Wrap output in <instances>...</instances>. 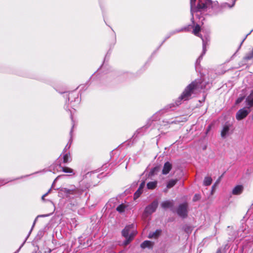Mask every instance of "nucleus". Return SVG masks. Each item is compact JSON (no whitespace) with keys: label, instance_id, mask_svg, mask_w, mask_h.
Returning <instances> with one entry per match:
<instances>
[{"label":"nucleus","instance_id":"bb28decb","mask_svg":"<svg viewBox=\"0 0 253 253\" xmlns=\"http://www.w3.org/2000/svg\"><path fill=\"white\" fill-rule=\"evenodd\" d=\"M50 191H51V189H50L46 193H45V194H44L42 196V200H44V197L50 192Z\"/></svg>","mask_w":253,"mask_h":253},{"label":"nucleus","instance_id":"7c9ffc66","mask_svg":"<svg viewBox=\"0 0 253 253\" xmlns=\"http://www.w3.org/2000/svg\"><path fill=\"white\" fill-rule=\"evenodd\" d=\"M205 47V43H203V48H204Z\"/></svg>","mask_w":253,"mask_h":253},{"label":"nucleus","instance_id":"ddd939ff","mask_svg":"<svg viewBox=\"0 0 253 253\" xmlns=\"http://www.w3.org/2000/svg\"><path fill=\"white\" fill-rule=\"evenodd\" d=\"M157 184V181L149 182L147 184V187L149 189H153L156 187Z\"/></svg>","mask_w":253,"mask_h":253},{"label":"nucleus","instance_id":"412c9836","mask_svg":"<svg viewBox=\"0 0 253 253\" xmlns=\"http://www.w3.org/2000/svg\"><path fill=\"white\" fill-rule=\"evenodd\" d=\"M70 158L69 154H66L63 156V162L66 163L68 162L69 159Z\"/></svg>","mask_w":253,"mask_h":253},{"label":"nucleus","instance_id":"5701e85b","mask_svg":"<svg viewBox=\"0 0 253 253\" xmlns=\"http://www.w3.org/2000/svg\"><path fill=\"white\" fill-rule=\"evenodd\" d=\"M141 193L139 191H137L134 193V199H136L137 198H138L139 196L141 195Z\"/></svg>","mask_w":253,"mask_h":253},{"label":"nucleus","instance_id":"393cba45","mask_svg":"<svg viewBox=\"0 0 253 253\" xmlns=\"http://www.w3.org/2000/svg\"><path fill=\"white\" fill-rule=\"evenodd\" d=\"M144 186H145V182H144V181H143V182H142L141 183V184H140V185L139 186V188L140 189H143V188H144Z\"/></svg>","mask_w":253,"mask_h":253},{"label":"nucleus","instance_id":"a211bd4d","mask_svg":"<svg viewBox=\"0 0 253 253\" xmlns=\"http://www.w3.org/2000/svg\"><path fill=\"white\" fill-rule=\"evenodd\" d=\"M200 30H201V28H200V26L199 25H196L193 30V33H194V35L198 36H200L198 35V33L200 31Z\"/></svg>","mask_w":253,"mask_h":253},{"label":"nucleus","instance_id":"7ed1b4c3","mask_svg":"<svg viewBox=\"0 0 253 253\" xmlns=\"http://www.w3.org/2000/svg\"><path fill=\"white\" fill-rule=\"evenodd\" d=\"M196 87L197 84L195 82L192 83L185 88L178 99L180 101H186L189 99Z\"/></svg>","mask_w":253,"mask_h":253},{"label":"nucleus","instance_id":"b1692460","mask_svg":"<svg viewBox=\"0 0 253 253\" xmlns=\"http://www.w3.org/2000/svg\"><path fill=\"white\" fill-rule=\"evenodd\" d=\"M244 97H243V96L239 97L236 101V104H238L241 103L244 100Z\"/></svg>","mask_w":253,"mask_h":253},{"label":"nucleus","instance_id":"9b49d317","mask_svg":"<svg viewBox=\"0 0 253 253\" xmlns=\"http://www.w3.org/2000/svg\"><path fill=\"white\" fill-rule=\"evenodd\" d=\"M173 206V201H166L161 203V206L163 209L170 208Z\"/></svg>","mask_w":253,"mask_h":253},{"label":"nucleus","instance_id":"39448f33","mask_svg":"<svg viewBox=\"0 0 253 253\" xmlns=\"http://www.w3.org/2000/svg\"><path fill=\"white\" fill-rule=\"evenodd\" d=\"M248 109L244 108L240 109L236 113V118L238 120H241L246 117V116L250 113V110Z\"/></svg>","mask_w":253,"mask_h":253},{"label":"nucleus","instance_id":"0eeeda50","mask_svg":"<svg viewBox=\"0 0 253 253\" xmlns=\"http://www.w3.org/2000/svg\"><path fill=\"white\" fill-rule=\"evenodd\" d=\"M231 126L230 125H225L223 126L221 131V136L223 138L227 137L231 133L230 128Z\"/></svg>","mask_w":253,"mask_h":253},{"label":"nucleus","instance_id":"423d86ee","mask_svg":"<svg viewBox=\"0 0 253 253\" xmlns=\"http://www.w3.org/2000/svg\"><path fill=\"white\" fill-rule=\"evenodd\" d=\"M177 214L181 217H185L187 213V204L184 203L180 205L177 211Z\"/></svg>","mask_w":253,"mask_h":253},{"label":"nucleus","instance_id":"9d476101","mask_svg":"<svg viewBox=\"0 0 253 253\" xmlns=\"http://www.w3.org/2000/svg\"><path fill=\"white\" fill-rule=\"evenodd\" d=\"M246 102L249 108L253 106V91H252L250 94L247 97Z\"/></svg>","mask_w":253,"mask_h":253},{"label":"nucleus","instance_id":"2eb2a0df","mask_svg":"<svg viewBox=\"0 0 253 253\" xmlns=\"http://www.w3.org/2000/svg\"><path fill=\"white\" fill-rule=\"evenodd\" d=\"M177 179H171L170 180L167 184V187L168 188H170L172 187L177 182Z\"/></svg>","mask_w":253,"mask_h":253},{"label":"nucleus","instance_id":"cd10ccee","mask_svg":"<svg viewBox=\"0 0 253 253\" xmlns=\"http://www.w3.org/2000/svg\"><path fill=\"white\" fill-rule=\"evenodd\" d=\"M137 191H139L140 192H141L142 193V189H140L139 188H138V189L137 190Z\"/></svg>","mask_w":253,"mask_h":253},{"label":"nucleus","instance_id":"dca6fc26","mask_svg":"<svg viewBox=\"0 0 253 253\" xmlns=\"http://www.w3.org/2000/svg\"><path fill=\"white\" fill-rule=\"evenodd\" d=\"M160 170V167H156L153 168L150 172L149 175H154L155 174H157V172Z\"/></svg>","mask_w":253,"mask_h":253},{"label":"nucleus","instance_id":"4be33fe9","mask_svg":"<svg viewBox=\"0 0 253 253\" xmlns=\"http://www.w3.org/2000/svg\"><path fill=\"white\" fill-rule=\"evenodd\" d=\"M62 190L63 192H64V193H66L67 194H72L74 193L73 190L68 189L66 188H64Z\"/></svg>","mask_w":253,"mask_h":253},{"label":"nucleus","instance_id":"f257e3e1","mask_svg":"<svg viewBox=\"0 0 253 253\" xmlns=\"http://www.w3.org/2000/svg\"><path fill=\"white\" fill-rule=\"evenodd\" d=\"M192 20L194 19L193 13L197 10L204 9L208 7L211 3L210 0H190Z\"/></svg>","mask_w":253,"mask_h":253},{"label":"nucleus","instance_id":"f03ea898","mask_svg":"<svg viewBox=\"0 0 253 253\" xmlns=\"http://www.w3.org/2000/svg\"><path fill=\"white\" fill-rule=\"evenodd\" d=\"M133 227V225H129L126 226L122 231V235L126 238V240L124 242V245L125 246L128 245L130 242L133 237L137 233L135 230H131Z\"/></svg>","mask_w":253,"mask_h":253},{"label":"nucleus","instance_id":"20e7f679","mask_svg":"<svg viewBox=\"0 0 253 253\" xmlns=\"http://www.w3.org/2000/svg\"><path fill=\"white\" fill-rule=\"evenodd\" d=\"M158 205V202L157 201H154L151 204L146 207L144 212V215L145 216H148L154 212Z\"/></svg>","mask_w":253,"mask_h":253},{"label":"nucleus","instance_id":"aec40b11","mask_svg":"<svg viewBox=\"0 0 253 253\" xmlns=\"http://www.w3.org/2000/svg\"><path fill=\"white\" fill-rule=\"evenodd\" d=\"M62 170L65 172H66V173H73V170L72 169L68 168V167H64V168H63L62 169Z\"/></svg>","mask_w":253,"mask_h":253},{"label":"nucleus","instance_id":"6ab92c4d","mask_svg":"<svg viewBox=\"0 0 253 253\" xmlns=\"http://www.w3.org/2000/svg\"><path fill=\"white\" fill-rule=\"evenodd\" d=\"M125 208L124 205H120L117 208V211L120 212H123L125 211Z\"/></svg>","mask_w":253,"mask_h":253},{"label":"nucleus","instance_id":"c85d7f7f","mask_svg":"<svg viewBox=\"0 0 253 253\" xmlns=\"http://www.w3.org/2000/svg\"><path fill=\"white\" fill-rule=\"evenodd\" d=\"M234 3H235V1H234L233 3V4H232V5L231 6L228 5V6L229 7H232L234 5Z\"/></svg>","mask_w":253,"mask_h":253},{"label":"nucleus","instance_id":"c756f323","mask_svg":"<svg viewBox=\"0 0 253 253\" xmlns=\"http://www.w3.org/2000/svg\"><path fill=\"white\" fill-rule=\"evenodd\" d=\"M216 253H221V252L220 251H218Z\"/></svg>","mask_w":253,"mask_h":253},{"label":"nucleus","instance_id":"6e6552de","mask_svg":"<svg viewBox=\"0 0 253 253\" xmlns=\"http://www.w3.org/2000/svg\"><path fill=\"white\" fill-rule=\"evenodd\" d=\"M172 168V165L169 162H167L165 164L163 170H162V173L163 174H168L169 171Z\"/></svg>","mask_w":253,"mask_h":253},{"label":"nucleus","instance_id":"1a4fd4ad","mask_svg":"<svg viewBox=\"0 0 253 253\" xmlns=\"http://www.w3.org/2000/svg\"><path fill=\"white\" fill-rule=\"evenodd\" d=\"M243 190V186L242 185H237L232 190V194L233 195H239L242 193Z\"/></svg>","mask_w":253,"mask_h":253},{"label":"nucleus","instance_id":"f8f14e48","mask_svg":"<svg viewBox=\"0 0 253 253\" xmlns=\"http://www.w3.org/2000/svg\"><path fill=\"white\" fill-rule=\"evenodd\" d=\"M153 243L150 241H145L141 244V247L143 249L146 248H151L153 247Z\"/></svg>","mask_w":253,"mask_h":253},{"label":"nucleus","instance_id":"a878e982","mask_svg":"<svg viewBox=\"0 0 253 253\" xmlns=\"http://www.w3.org/2000/svg\"><path fill=\"white\" fill-rule=\"evenodd\" d=\"M144 186H145V182H144V181H143V182H142L141 183V184H140V185L139 186V188L140 189H143V188H144Z\"/></svg>","mask_w":253,"mask_h":253},{"label":"nucleus","instance_id":"f3484780","mask_svg":"<svg viewBox=\"0 0 253 253\" xmlns=\"http://www.w3.org/2000/svg\"><path fill=\"white\" fill-rule=\"evenodd\" d=\"M212 179L210 177H206L205 178L204 183L205 185H210L211 183Z\"/></svg>","mask_w":253,"mask_h":253},{"label":"nucleus","instance_id":"4468645a","mask_svg":"<svg viewBox=\"0 0 253 253\" xmlns=\"http://www.w3.org/2000/svg\"><path fill=\"white\" fill-rule=\"evenodd\" d=\"M160 234L159 230H156L155 232L150 233L148 236L149 238H157Z\"/></svg>","mask_w":253,"mask_h":253}]
</instances>
